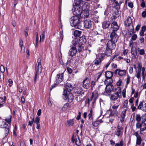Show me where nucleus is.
<instances>
[{"label": "nucleus", "instance_id": "obj_1", "mask_svg": "<svg viewBox=\"0 0 146 146\" xmlns=\"http://www.w3.org/2000/svg\"><path fill=\"white\" fill-rule=\"evenodd\" d=\"M80 17L75 15L72 17L70 19V23L72 27L77 26V28L81 29L82 26L81 25V22L80 21Z\"/></svg>", "mask_w": 146, "mask_h": 146}, {"label": "nucleus", "instance_id": "obj_2", "mask_svg": "<svg viewBox=\"0 0 146 146\" xmlns=\"http://www.w3.org/2000/svg\"><path fill=\"white\" fill-rule=\"evenodd\" d=\"M83 7L81 5L76 6H75L74 10V14L80 17V15L84 9V7Z\"/></svg>", "mask_w": 146, "mask_h": 146}, {"label": "nucleus", "instance_id": "obj_3", "mask_svg": "<svg viewBox=\"0 0 146 146\" xmlns=\"http://www.w3.org/2000/svg\"><path fill=\"white\" fill-rule=\"evenodd\" d=\"M114 87L112 85H107L105 89V91L103 94L106 96H109L111 91L113 90Z\"/></svg>", "mask_w": 146, "mask_h": 146}, {"label": "nucleus", "instance_id": "obj_4", "mask_svg": "<svg viewBox=\"0 0 146 146\" xmlns=\"http://www.w3.org/2000/svg\"><path fill=\"white\" fill-rule=\"evenodd\" d=\"M72 44L74 46H75L76 48H77V49L78 50L79 52L82 51L84 50V47L82 45L78 43V41H76V40L72 41Z\"/></svg>", "mask_w": 146, "mask_h": 146}, {"label": "nucleus", "instance_id": "obj_5", "mask_svg": "<svg viewBox=\"0 0 146 146\" xmlns=\"http://www.w3.org/2000/svg\"><path fill=\"white\" fill-rule=\"evenodd\" d=\"M117 128L115 131V135L118 137H121L123 133V128L118 125Z\"/></svg>", "mask_w": 146, "mask_h": 146}, {"label": "nucleus", "instance_id": "obj_6", "mask_svg": "<svg viewBox=\"0 0 146 146\" xmlns=\"http://www.w3.org/2000/svg\"><path fill=\"white\" fill-rule=\"evenodd\" d=\"M83 87L86 89H88L90 86V82L89 78H86L83 81Z\"/></svg>", "mask_w": 146, "mask_h": 146}, {"label": "nucleus", "instance_id": "obj_7", "mask_svg": "<svg viewBox=\"0 0 146 146\" xmlns=\"http://www.w3.org/2000/svg\"><path fill=\"white\" fill-rule=\"evenodd\" d=\"M72 46L70 49L68 53L69 56L73 57L74 56L77 52V48H76L75 46H74L72 45H71Z\"/></svg>", "mask_w": 146, "mask_h": 146}, {"label": "nucleus", "instance_id": "obj_8", "mask_svg": "<svg viewBox=\"0 0 146 146\" xmlns=\"http://www.w3.org/2000/svg\"><path fill=\"white\" fill-rule=\"evenodd\" d=\"M71 140L73 142H75V144L77 146H79L80 145V141L78 135H73L72 137Z\"/></svg>", "mask_w": 146, "mask_h": 146}, {"label": "nucleus", "instance_id": "obj_9", "mask_svg": "<svg viewBox=\"0 0 146 146\" xmlns=\"http://www.w3.org/2000/svg\"><path fill=\"white\" fill-rule=\"evenodd\" d=\"M136 127L137 128H140L141 131H143L146 129V124L144 122L137 123Z\"/></svg>", "mask_w": 146, "mask_h": 146}, {"label": "nucleus", "instance_id": "obj_10", "mask_svg": "<svg viewBox=\"0 0 146 146\" xmlns=\"http://www.w3.org/2000/svg\"><path fill=\"white\" fill-rule=\"evenodd\" d=\"M119 95L117 94H111L110 96V98L111 100L113 101V103L115 101H119L120 102V98L119 97Z\"/></svg>", "mask_w": 146, "mask_h": 146}, {"label": "nucleus", "instance_id": "obj_11", "mask_svg": "<svg viewBox=\"0 0 146 146\" xmlns=\"http://www.w3.org/2000/svg\"><path fill=\"white\" fill-rule=\"evenodd\" d=\"M115 42L111 41V40L108 41L107 44V47L110 49H114L116 46Z\"/></svg>", "mask_w": 146, "mask_h": 146}, {"label": "nucleus", "instance_id": "obj_12", "mask_svg": "<svg viewBox=\"0 0 146 146\" xmlns=\"http://www.w3.org/2000/svg\"><path fill=\"white\" fill-rule=\"evenodd\" d=\"M63 74L61 73L57 74L56 78V82L59 84L62 82L63 80Z\"/></svg>", "mask_w": 146, "mask_h": 146}, {"label": "nucleus", "instance_id": "obj_13", "mask_svg": "<svg viewBox=\"0 0 146 146\" xmlns=\"http://www.w3.org/2000/svg\"><path fill=\"white\" fill-rule=\"evenodd\" d=\"M111 40L115 42H117L118 38V36L114 32H112L110 35Z\"/></svg>", "mask_w": 146, "mask_h": 146}, {"label": "nucleus", "instance_id": "obj_14", "mask_svg": "<svg viewBox=\"0 0 146 146\" xmlns=\"http://www.w3.org/2000/svg\"><path fill=\"white\" fill-rule=\"evenodd\" d=\"M138 109L146 112V103L143 105V102H140L138 106Z\"/></svg>", "mask_w": 146, "mask_h": 146}, {"label": "nucleus", "instance_id": "obj_15", "mask_svg": "<svg viewBox=\"0 0 146 146\" xmlns=\"http://www.w3.org/2000/svg\"><path fill=\"white\" fill-rule=\"evenodd\" d=\"M84 26L86 29H90L92 26V23L91 21L89 20H85L84 23Z\"/></svg>", "mask_w": 146, "mask_h": 146}, {"label": "nucleus", "instance_id": "obj_16", "mask_svg": "<svg viewBox=\"0 0 146 146\" xmlns=\"http://www.w3.org/2000/svg\"><path fill=\"white\" fill-rule=\"evenodd\" d=\"M111 27L112 29L113 32L117 31L119 29V26L117 23L115 21H114L112 23Z\"/></svg>", "mask_w": 146, "mask_h": 146}, {"label": "nucleus", "instance_id": "obj_17", "mask_svg": "<svg viewBox=\"0 0 146 146\" xmlns=\"http://www.w3.org/2000/svg\"><path fill=\"white\" fill-rule=\"evenodd\" d=\"M89 13L87 9H84L80 15V17L84 18H87L89 16Z\"/></svg>", "mask_w": 146, "mask_h": 146}, {"label": "nucleus", "instance_id": "obj_18", "mask_svg": "<svg viewBox=\"0 0 146 146\" xmlns=\"http://www.w3.org/2000/svg\"><path fill=\"white\" fill-rule=\"evenodd\" d=\"M74 123V119H70L67 121L65 125L67 126H73Z\"/></svg>", "mask_w": 146, "mask_h": 146}, {"label": "nucleus", "instance_id": "obj_19", "mask_svg": "<svg viewBox=\"0 0 146 146\" xmlns=\"http://www.w3.org/2000/svg\"><path fill=\"white\" fill-rule=\"evenodd\" d=\"M131 53L133 58L136 59L138 57V56H137V52L136 49H134L132 48L131 50Z\"/></svg>", "mask_w": 146, "mask_h": 146}, {"label": "nucleus", "instance_id": "obj_20", "mask_svg": "<svg viewBox=\"0 0 146 146\" xmlns=\"http://www.w3.org/2000/svg\"><path fill=\"white\" fill-rule=\"evenodd\" d=\"M127 71V70H122L119 69L117 74L120 76H123L126 75Z\"/></svg>", "mask_w": 146, "mask_h": 146}, {"label": "nucleus", "instance_id": "obj_21", "mask_svg": "<svg viewBox=\"0 0 146 146\" xmlns=\"http://www.w3.org/2000/svg\"><path fill=\"white\" fill-rule=\"evenodd\" d=\"M74 1L75 3V6L81 5L83 7H86L85 5H83V2L81 0H74Z\"/></svg>", "mask_w": 146, "mask_h": 146}, {"label": "nucleus", "instance_id": "obj_22", "mask_svg": "<svg viewBox=\"0 0 146 146\" xmlns=\"http://www.w3.org/2000/svg\"><path fill=\"white\" fill-rule=\"evenodd\" d=\"M68 92H70L73 90V87L70 83H67L65 86Z\"/></svg>", "mask_w": 146, "mask_h": 146}, {"label": "nucleus", "instance_id": "obj_23", "mask_svg": "<svg viewBox=\"0 0 146 146\" xmlns=\"http://www.w3.org/2000/svg\"><path fill=\"white\" fill-rule=\"evenodd\" d=\"M113 105L112 106V108L113 110H116L118 108L119 106V101H115V102H113Z\"/></svg>", "mask_w": 146, "mask_h": 146}, {"label": "nucleus", "instance_id": "obj_24", "mask_svg": "<svg viewBox=\"0 0 146 146\" xmlns=\"http://www.w3.org/2000/svg\"><path fill=\"white\" fill-rule=\"evenodd\" d=\"M113 80L111 78H107L104 81V83L105 84L107 85H112L113 83Z\"/></svg>", "mask_w": 146, "mask_h": 146}, {"label": "nucleus", "instance_id": "obj_25", "mask_svg": "<svg viewBox=\"0 0 146 146\" xmlns=\"http://www.w3.org/2000/svg\"><path fill=\"white\" fill-rule=\"evenodd\" d=\"M110 113L109 115V118L111 117H114L115 116H117L118 111L116 110H110Z\"/></svg>", "mask_w": 146, "mask_h": 146}, {"label": "nucleus", "instance_id": "obj_26", "mask_svg": "<svg viewBox=\"0 0 146 146\" xmlns=\"http://www.w3.org/2000/svg\"><path fill=\"white\" fill-rule=\"evenodd\" d=\"M128 101L127 100H125L123 104L122 108L124 110H127L129 108V106L128 104Z\"/></svg>", "mask_w": 146, "mask_h": 146}, {"label": "nucleus", "instance_id": "obj_27", "mask_svg": "<svg viewBox=\"0 0 146 146\" xmlns=\"http://www.w3.org/2000/svg\"><path fill=\"white\" fill-rule=\"evenodd\" d=\"M86 41V40L85 38L80 37L79 40L78 41V43L82 45L85 44Z\"/></svg>", "mask_w": 146, "mask_h": 146}, {"label": "nucleus", "instance_id": "obj_28", "mask_svg": "<svg viewBox=\"0 0 146 146\" xmlns=\"http://www.w3.org/2000/svg\"><path fill=\"white\" fill-rule=\"evenodd\" d=\"M67 98L69 102H72L74 99V96L72 93H69L67 96Z\"/></svg>", "mask_w": 146, "mask_h": 146}, {"label": "nucleus", "instance_id": "obj_29", "mask_svg": "<svg viewBox=\"0 0 146 146\" xmlns=\"http://www.w3.org/2000/svg\"><path fill=\"white\" fill-rule=\"evenodd\" d=\"M112 49H110L109 48L106 47V51L105 52V55L107 56H110L112 53Z\"/></svg>", "mask_w": 146, "mask_h": 146}, {"label": "nucleus", "instance_id": "obj_30", "mask_svg": "<svg viewBox=\"0 0 146 146\" xmlns=\"http://www.w3.org/2000/svg\"><path fill=\"white\" fill-rule=\"evenodd\" d=\"M113 1L116 6H117V8H119L121 4L123 3L124 0H113Z\"/></svg>", "mask_w": 146, "mask_h": 146}, {"label": "nucleus", "instance_id": "obj_31", "mask_svg": "<svg viewBox=\"0 0 146 146\" xmlns=\"http://www.w3.org/2000/svg\"><path fill=\"white\" fill-rule=\"evenodd\" d=\"M113 73L110 71H107L105 72V76L107 78H112L113 76Z\"/></svg>", "mask_w": 146, "mask_h": 146}, {"label": "nucleus", "instance_id": "obj_32", "mask_svg": "<svg viewBox=\"0 0 146 146\" xmlns=\"http://www.w3.org/2000/svg\"><path fill=\"white\" fill-rule=\"evenodd\" d=\"M132 20L130 17H128L125 21V23L126 25L129 26L131 24Z\"/></svg>", "mask_w": 146, "mask_h": 146}, {"label": "nucleus", "instance_id": "obj_33", "mask_svg": "<svg viewBox=\"0 0 146 146\" xmlns=\"http://www.w3.org/2000/svg\"><path fill=\"white\" fill-rule=\"evenodd\" d=\"M101 61L100 58H97L94 60V64L95 65L97 66L101 64Z\"/></svg>", "mask_w": 146, "mask_h": 146}, {"label": "nucleus", "instance_id": "obj_34", "mask_svg": "<svg viewBox=\"0 0 146 146\" xmlns=\"http://www.w3.org/2000/svg\"><path fill=\"white\" fill-rule=\"evenodd\" d=\"M102 122L101 120H98L93 122L92 123V125L94 127H97Z\"/></svg>", "mask_w": 146, "mask_h": 146}, {"label": "nucleus", "instance_id": "obj_35", "mask_svg": "<svg viewBox=\"0 0 146 146\" xmlns=\"http://www.w3.org/2000/svg\"><path fill=\"white\" fill-rule=\"evenodd\" d=\"M81 33V31L76 30L74 32V36L76 37H78L80 36Z\"/></svg>", "mask_w": 146, "mask_h": 146}, {"label": "nucleus", "instance_id": "obj_36", "mask_svg": "<svg viewBox=\"0 0 146 146\" xmlns=\"http://www.w3.org/2000/svg\"><path fill=\"white\" fill-rule=\"evenodd\" d=\"M113 92H115V94L119 95V94L121 92V90L119 87H118L113 89Z\"/></svg>", "mask_w": 146, "mask_h": 146}, {"label": "nucleus", "instance_id": "obj_37", "mask_svg": "<svg viewBox=\"0 0 146 146\" xmlns=\"http://www.w3.org/2000/svg\"><path fill=\"white\" fill-rule=\"evenodd\" d=\"M19 45L20 46L21 48V53H23L25 52V48H24V49H23V50H22V47H23V41L22 40H20V43H19Z\"/></svg>", "mask_w": 146, "mask_h": 146}, {"label": "nucleus", "instance_id": "obj_38", "mask_svg": "<svg viewBox=\"0 0 146 146\" xmlns=\"http://www.w3.org/2000/svg\"><path fill=\"white\" fill-rule=\"evenodd\" d=\"M7 126L8 125L7 124L6 126H5L4 127L5 128V137L7 136L9 133V129L8 127H7Z\"/></svg>", "mask_w": 146, "mask_h": 146}, {"label": "nucleus", "instance_id": "obj_39", "mask_svg": "<svg viewBox=\"0 0 146 146\" xmlns=\"http://www.w3.org/2000/svg\"><path fill=\"white\" fill-rule=\"evenodd\" d=\"M42 69V66H40L38 65V68H36V73L37 74L40 73L41 72Z\"/></svg>", "mask_w": 146, "mask_h": 146}, {"label": "nucleus", "instance_id": "obj_40", "mask_svg": "<svg viewBox=\"0 0 146 146\" xmlns=\"http://www.w3.org/2000/svg\"><path fill=\"white\" fill-rule=\"evenodd\" d=\"M84 97L81 95H79L77 96V97L76 98V100L78 102H81Z\"/></svg>", "mask_w": 146, "mask_h": 146}, {"label": "nucleus", "instance_id": "obj_41", "mask_svg": "<svg viewBox=\"0 0 146 146\" xmlns=\"http://www.w3.org/2000/svg\"><path fill=\"white\" fill-rule=\"evenodd\" d=\"M69 107V104L68 103H65L62 108L63 111H65Z\"/></svg>", "mask_w": 146, "mask_h": 146}, {"label": "nucleus", "instance_id": "obj_42", "mask_svg": "<svg viewBox=\"0 0 146 146\" xmlns=\"http://www.w3.org/2000/svg\"><path fill=\"white\" fill-rule=\"evenodd\" d=\"M136 119L137 121V123H140L141 121V116L139 114L136 115Z\"/></svg>", "mask_w": 146, "mask_h": 146}, {"label": "nucleus", "instance_id": "obj_43", "mask_svg": "<svg viewBox=\"0 0 146 146\" xmlns=\"http://www.w3.org/2000/svg\"><path fill=\"white\" fill-rule=\"evenodd\" d=\"M63 97L64 100L67 99V92L66 90L64 89L63 92Z\"/></svg>", "mask_w": 146, "mask_h": 146}, {"label": "nucleus", "instance_id": "obj_44", "mask_svg": "<svg viewBox=\"0 0 146 146\" xmlns=\"http://www.w3.org/2000/svg\"><path fill=\"white\" fill-rule=\"evenodd\" d=\"M93 111L92 109H91L90 110V113L88 114V116L89 119L90 120H92L93 119Z\"/></svg>", "mask_w": 146, "mask_h": 146}, {"label": "nucleus", "instance_id": "obj_45", "mask_svg": "<svg viewBox=\"0 0 146 146\" xmlns=\"http://www.w3.org/2000/svg\"><path fill=\"white\" fill-rule=\"evenodd\" d=\"M124 144V141L123 140L121 141L119 143H116L115 146H123Z\"/></svg>", "mask_w": 146, "mask_h": 146}, {"label": "nucleus", "instance_id": "obj_46", "mask_svg": "<svg viewBox=\"0 0 146 146\" xmlns=\"http://www.w3.org/2000/svg\"><path fill=\"white\" fill-rule=\"evenodd\" d=\"M142 122H144L146 121V113L143 114L141 116Z\"/></svg>", "mask_w": 146, "mask_h": 146}, {"label": "nucleus", "instance_id": "obj_47", "mask_svg": "<svg viewBox=\"0 0 146 146\" xmlns=\"http://www.w3.org/2000/svg\"><path fill=\"white\" fill-rule=\"evenodd\" d=\"M6 123L3 121H0V127H4L5 126H6Z\"/></svg>", "mask_w": 146, "mask_h": 146}, {"label": "nucleus", "instance_id": "obj_48", "mask_svg": "<svg viewBox=\"0 0 146 146\" xmlns=\"http://www.w3.org/2000/svg\"><path fill=\"white\" fill-rule=\"evenodd\" d=\"M110 25V23L109 22H107L104 24L103 27L105 28H107L109 27Z\"/></svg>", "mask_w": 146, "mask_h": 146}, {"label": "nucleus", "instance_id": "obj_49", "mask_svg": "<svg viewBox=\"0 0 146 146\" xmlns=\"http://www.w3.org/2000/svg\"><path fill=\"white\" fill-rule=\"evenodd\" d=\"M127 111V110H124L122 111L121 114V118H124L125 117Z\"/></svg>", "mask_w": 146, "mask_h": 146}, {"label": "nucleus", "instance_id": "obj_50", "mask_svg": "<svg viewBox=\"0 0 146 146\" xmlns=\"http://www.w3.org/2000/svg\"><path fill=\"white\" fill-rule=\"evenodd\" d=\"M138 51L139 52V54L140 55H143L145 53L144 50L143 49H139L138 50Z\"/></svg>", "mask_w": 146, "mask_h": 146}, {"label": "nucleus", "instance_id": "obj_51", "mask_svg": "<svg viewBox=\"0 0 146 146\" xmlns=\"http://www.w3.org/2000/svg\"><path fill=\"white\" fill-rule=\"evenodd\" d=\"M141 141V137L137 138L136 143L139 145L140 144Z\"/></svg>", "mask_w": 146, "mask_h": 146}, {"label": "nucleus", "instance_id": "obj_52", "mask_svg": "<svg viewBox=\"0 0 146 146\" xmlns=\"http://www.w3.org/2000/svg\"><path fill=\"white\" fill-rule=\"evenodd\" d=\"M0 70L1 73H3L5 71L4 67L2 65H1L0 66Z\"/></svg>", "mask_w": 146, "mask_h": 146}, {"label": "nucleus", "instance_id": "obj_53", "mask_svg": "<svg viewBox=\"0 0 146 146\" xmlns=\"http://www.w3.org/2000/svg\"><path fill=\"white\" fill-rule=\"evenodd\" d=\"M4 78V75L3 73H0V80H3Z\"/></svg>", "mask_w": 146, "mask_h": 146}, {"label": "nucleus", "instance_id": "obj_54", "mask_svg": "<svg viewBox=\"0 0 146 146\" xmlns=\"http://www.w3.org/2000/svg\"><path fill=\"white\" fill-rule=\"evenodd\" d=\"M134 135L137 137V138L141 137L140 135L137 132H135L134 133Z\"/></svg>", "mask_w": 146, "mask_h": 146}, {"label": "nucleus", "instance_id": "obj_55", "mask_svg": "<svg viewBox=\"0 0 146 146\" xmlns=\"http://www.w3.org/2000/svg\"><path fill=\"white\" fill-rule=\"evenodd\" d=\"M41 58L40 57H39L38 59L37 60V63L38 64V65L40 66H42L41 62Z\"/></svg>", "mask_w": 146, "mask_h": 146}, {"label": "nucleus", "instance_id": "obj_56", "mask_svg": "<svg viewBox=\"0 0 146 146\" xmlns=\"http://www.w3.org/2000/svg\"><path fill=\"white\" fill-rule=\"evenodd\" d=\"M130 82V77L129 75L127 76V77L126 79V84L128 85L129 84Z\"/></svg>", "mask_w": 146, "mask_h": 146}, {"label": "nucleus", "instance_id": "obj_57", "mask_svg": "<svg viewBox=\"0 0 146 146\" xmlns=\"http://www.w3.org/2000/svg\"><path fill=\"white\" fill-rule=\"evenodd\" d=\"M40 118L38 117H37L35 119V120L34 121L35 122L36 124H38L39 123V122L40 121Z\"/></svg>", "mask_w": 146, "mask_h": 146}, {"label": "nucleus", "instance_id": "obj_58", "mask_svg": "<svg viewBox=\"0 0 146 146\" xmlns=\"http://www.w3.org/2000/svg\"><path fill=\"white\" fill-rule=\"evenodd\" d=\"M11 116H10L9 117L8 119H5V121L9 123V124L11 122Z\"/></svg>", "mask_w": 146, "mask_h": 146}, {"label": "nucleus", "instance_id": "obj_59", "mask_svg": "<svg viewBox=\"0 0 146 146\" xmlns=\"http://www.w3.org/2000/svg\"><path fill=\"white\" fill-rule=\"evenodd\" d=\"M34 118H33L32 119V120L31 121H29V125H30V126H31L32 125V124L33 123V122L34 121Z\"/></svg>", "mask_w": 146, "mask_h": 146}, {"label": "nucleus", "instance_id": "obj_60", "mask_svg": "<svg viewBox=\"0 0 146 146\" xmlns=\"http://www.w3.org/2000/svg\"><path fill=\"white\" fill-rule=\"evenodd\" d=\"M137 36L136 34H134L131 37L132 39L133 40H135L137 38Z\"/></svg>", "mask_w": 146, "mask_h": 146}, {"label": "nucleus", "instance_id": "obj_61", "mask_svg": "<svg viewBox=\"0 0 146 146\" xmlns=\"http://www.w3.org/2000/svg\"><path fill=\"white\" fill-rule=\"evenodd\" d=\"M134 98L133 97H132L129 99V102L131 104V105L133 104V102L134 100Z\"/></svg>", "mask_w": 146, "mask_h": 146}, {"label": "nucleus", "instance_id": "obj_62", "mask_svg": "<svg viewBox=\"0 0 146 146\" xmlns=\"http://www.w3.org/2000/svg\"><path fill=\"white\" fill-rule=\"evenodd\" d=\"M102 72H99L97 74V75H98V76L97 78V80L101 76L102 74Z\"/></svg>", "mask_w": 146, "mask_h": 146}, {"label": "nucleus", "instance_id": "obj_63", "mask_svg": "<svg viewBox=\"0 0 146 146\" xmlns=\"http://www.w3.org/2000/svg\"><path fill=\"white\" fill-rule=\"evenodd\" d=\"M141 7L143 8H144L145 6V2L144 1V0L142 1V2L141 4Z\"/></svg>", "mask_w": 146, "mask_h": 146}, {"label": "nucleus", "instance_id": "obj_64", "mask_svg": "<svg viewBox=\"0 0 146 146\" xmlns=\"http://www.w3.org/2000/svg\"><path fill=\"white\" fill-rule=\"evenodd\" d=\"M8 82L9 83V86L10 87H11L12 86V84L13 83V82L11 79H9L8 80Z\"/></svg>", "mask_w": 146, "mask_h": 146}]
</instances>
